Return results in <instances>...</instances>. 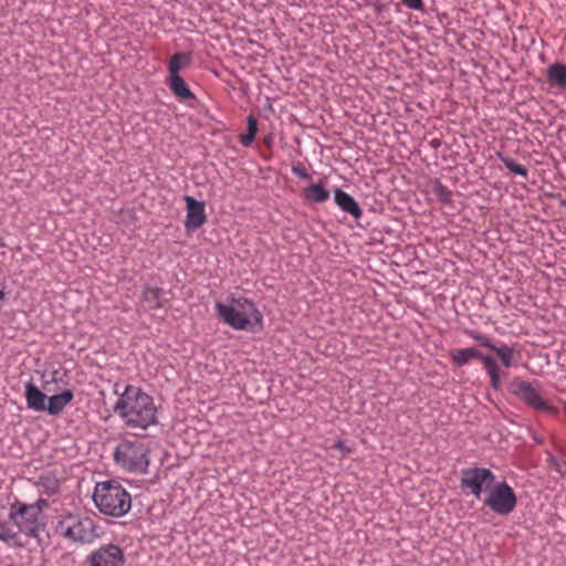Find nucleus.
<instances>
[{"mask_svg": "<svg viewBox=\"0 0 566 566\" xmlns=\"http://www.w3.org/2000/svg\"><path fill=\"white\" fill-rule=\"evenodd\" d=\"M115 394L118 398L114 405L115 413L129 429L146 430L157 423V408L150 395L134 385H125L119 391V385H115Z\"/></svg>", "mask_w": 566, "mask_h": 566, "instance_id": "obj_1", "label": "nucleus"}, {"mask_svg": "<svg viewBox=\"0 0 566 566\" xmlns=\"http://www.w3.org/2000/svg\"><path fill=\"white\" fill-rule=\"evenodd\" d=\"M93 502L97 510L106 516L123 517L132 507V496L116 480L97 482L93 492Z\"/></svg>", "mask_w": 566, "mask_h": 566, "instance_id": "obj_2", "label": "nucleus"}, {"mask_svg": "<svg viewBox=\"0 0 566 566\" xmlns=\"http://www.w3.org/2000/svg\"><path fill=\"white\" fill-rule=\"evenodd\" d=\"M216 310L223 323L237 331H254L262 326L263 317L255 304L245 298H232L229 303H217Z\"/></svg>", "mask_w": 566, "mask_h": 566, "instance_id": "obj_3", "label": "nucleus"}, {"mask_svg": "<svg viewBox=\"0 0 566 566\" xmlns=\"http://www.w3.org/2000/svg\"><path fill=\"white\" fill-rule=\"evenodd\" d=\"M55 530L64 538L82 544L92 543L97 537L95 522L80 514H61Z\"/></svg>", "mask_w": 566, "mask_h": 566, "instance_id": "obj_4", "label": "nucleus"}, {"mask_svg": "<svg viewBox=\"0 0 566 566\" xmlns=\"http://www.w3.org/2000/svg\"><path fill=\"white\" fill-rule=\"evenodd\" d=\"M116 463L127 472L145 473L149 465V450L138 441H122L115 449Z\"/></svg>", "mask_w": 566, "mask_h": 566, "instance_id": "obj_5", "label": "nucleus"}, {"mask_svg": "<svg viewBox=\"0 0 566 566\" xmlns=\"http://www.w3.org/2000/svg\"><path fill=\"white\" fill-rule=\"evenodd\" d=\"M494 480L495 475L486 468L469 467L461 470L462 490L476 499H480L481 494L490 489Z\"/></svg>", "mask_w": 566, "mask_h": 566, "instance_id": "obj_6", "label": "nucleus"}, {"mask_svg": "<svg viewBox=\"0 0 566 566\" xmlns=\"http://www.w3.org/2000/svg\"><path fill=\"white\" fill-rule=\"evenodd\" d=\"M484 504L500 515H507L516 506V495L507 483L501 482L489 491Z\"/></svg>", "mask_w": 566, "mask_h": 566, "instance_id": "obj_7", "label": "nucleus"}, {"mask_svg": "<svg viewBox=\"0 0 566 566\" xmlns=\"http://www.w3.org/2000/svg\"><path fill=\"white\" fill-rule=\"evenodd\" d=\"M40 509L35 505L14 503L10 509V518L20 530L28 535H34L38 528Z\"/></svg>", "mask_w": 566, "mask_h": 566, "instance_id": "obj_8", "label": "nucleus"}, {"mask_svg": "<svg viewBox=\"0 0 566 566\" xmlns=\"http://www.w3.org/2000/svg\"><path fill=\"white\" fill-rule=\"evenodd\" d=\"M125 562L123 548L113 543L101 545L87 556L88 566H124Z\"/></svg>", "mask_w": 566, "mask_h": 566, "instance_id": "obj_9", "label": "nucleus"}, {"mask_svg": "<svg viewBox=\"0 0 566 566\" xmlns=\"http://www.w3.org/2000/svg\"><path fill=\"white\" fill-rule=\"evenodd\" d=\"M510 392L524 401L527 406L537 411H547L551 409L548 403L542 398L538 390L525 380H513L509 388Z\"/></svg>", "mask_w": 566, "mask_h": 566, "instance_id": "obj_10", "label": "nucleus"}, {"mask_svg": "<svg viewBox=\"0 0 566 566\" xmlns=\"http://www.w3.org/2000/svg\"><path fill=\"white\" fill-rule=\"evenodd\" d=\"M185 200L187 203L185 227L187 230H196L206 222L205 205L189 196Z\"/></svg>", "mask_w": 566, "mask_h": 566, "instance_id": "obj_11", "label": "nucleus"}, {"mask_svg": "<svg viewBox=\"0 0 566 566\" xmlns=\"http://www.w3.org/2000/svg\"><path fill=\"white\" fill-rule=\"evenodd\" d=\"M25 400L29 409L42 412L46 411L48 396L38 386L29 381L25 384Z\"/></svg>", "mask_w": 566, "mask_h": 566, "instance_id": "obj_12", "label": "nucleus"}, {"mask_svg": "<svg viewBox=\"0 0 566 566\" xmlns=\"http://www.w3.org/2000/svg\"><path fill=\"white\" fill-rule=\"evenodd\" d=\"M336 205L344 211L349 213L352 217L358 219L361 217L363 211L357 201L347 192L336 189L334 193Z\"/></svg>", "mask_w": 566, "mask_h": 566, "instance_id": "obj_13", "label": "nucleus"}, {"mask_svg": "<svg viewBox=\"0 0 566 566\" xmlns=\"http://www.w3.org/2000/svg\"><path fill=\"white\" fill-rule=\"evenodd\" d=\"M480 361H482L483 367L490 377L492 388L499 390L502 385V376H506V374L501 373L497 363L490 355L483 354Z\"/></svg>", "mask_w": 566, "mask_h": 566, "instance_id": "obj_14", "label": "nucleus"}, {"mask_svg": "<svg viewBox=\"0 0 566 566\" xmlns=\"http://www.w3.org/2000/svg\"><path fill=\"white\" fill-rule=\"evenodd\" d=\"M73 392L69 389L61 394L49 397L46 412L52 416L61 413L63 409L73 400Z\"/></svg>", "mask_w": 566, "mask_h": 566, "instance_id": "obj_15", "label": "nucleus"}, {"mask_svg": "<svg viewBox=\"0 0 566 566\" xmlns=\"http://www.w3.org/2000/svg\"><path fill=\"white\" fill-rule=\"evenodd\" d=\"M167 83L174 95L180 101L186 102L196 99L195 94L190 91L187 83L180 76H169Z\"/></svg>", "mask_w": 566, "mask_h": 566, "instance_id": "obj_16", "label": "nucleus"}, {"mask_svg": "<svg viewBox=\"0 0 566 566\" xmlns=\"http://www.w3.org/2000/svg\"><path fill=\"white\" fill-rule=\"evenodd\" d=\"M304 198L307 201L322 203L328 200L329 191L325 187L324 181H319L317 184H312L304 189Z\"/></svg>", "mask_w": 566, "mask_h": 566, "instance_id": "obj_17", "label": "nucleus"}, {"mask_svg": "<svg viewBox=\"0 0 566 566\" xmlns=\"http://www.w3.org/2000/svg\"><path fill=\"white\" fill-rule=\"evenodd\" d=\"M450 356H451V360L457 366H464L473 358L481 360L483 353H481L479 349H476L474 347H469V348L454 349L451 352Z\"/></svg>", "mask_w": 566, "mask_h": 566, "instance_id": "obj_18", "label": "nucleus"}, {"mask_svg": "<svg viewBox=\"0 0 566 566\" xmlns=\"http://www.w3.org/2000/svg\"><path fill=\"white\" fill-rule=\"evenodd\" d=\"M164 292L159 287L146 286L143 292V302L149 310H158L164 306Z\"/></svg>", "mask_w": 566, "mask_h": 566, "instance_id": "obj_19", "label": "nucleus"}, {"mask_svg": "<svg viewBox=\"0 0 566 566\" xmlns=\"http://www.w3.org/2000/svg\"><path fill=\"white\" fill-rule=\"evenodd\" d=\"M547 80L549 84L557 85L559 87L566 86V65L555 63L549 65L547 70Z\"/></svg>", "mask_w": 566, "mask_h": 566, "instance_id": "obj_20", "label": "nucleus"}, {"mask_svg": "<svg viewBox=\"0 0 566 566\" xmlns=\"http://www.w3.org/2000/svg\"><path fill=\"white\" fill-rule=\"evenodd\" d=\"M191 63V56L187 53L174 54L168 63L169 76H180L179 72L182 67L188 66Z\"/></svg>", "mask_w": 566, "mask_h": 566, "instance_id": "obj_21", "label": "nucleus"}, {"mask_svg": "<svg viewBox=\"0 0 566 566\" xmlns=\"http://www.w3.org/2000/svg\"><path fill=\"white\" fill-rule=\"evenodd\" d=\"M247 120H248L247 134H242L239 136L240 143L244 147H249L253 143L255 135L258 133V122H256L255 117L253 115H250V116H248Z\"/></svg>", "mask_w": 566, "mask_h": 566, "instance_id": "obj_22", "label": "nucleus"}, {"mask_svg": "<svg viewBox=\"0 0 566 566\" xmlns=\"http://www.w3.org/2000/svg\"><path fill=\"white\" fill-rule=\"evenodd\" d=\"M0 541L10 546L20 545L18 533L7 523H0Z\"/></svg>", "mask_w": 566, "mask_h": 566, "instance_id": "obj_23", "label": "nucleus"}, {"mask_svg": "<svg viewBox=\"0 0 566 566\" xmlns=\"http://www.w3.org/2000/svg\"><path fill=\"white\" fill-rule=\"evenodd\" d=\"M494 353L500 358L504 367L510 368L513 366L514 348L507 345H502L497 348H494Z\"/></svg>", "mask_w": 566, "mask_h": 566, "instance_id": "obj_24", "label": "nucleus"}, {"mask_svg": "<svg viewBox=\"0 0 566 566\" xmlns=\"http://www.w3.org/2000/svg\"><path fill=\"white\" fill-rule=\"evenodd\" d=\"M38 484L42 491L49 495L55 493L59 489L57 479L51 475H41Z\"/></svg>", "mask_w": 566, "mask_h": 566, "instance_id": "obj_25", "label": "nucleus"}, {"mask_svg": "<svg viewBox=\"0 0 566 566\" xmlns=\"http://www.w3.org/2000/svg\"><path fill=\"white\" fill-rule=\"evenodd\" d=\"M500 159L501 161L504 164V166L513 174L515 175H520L524 178H527V169L526 167L517 164L516 161H514L512 158L510 157H505V156H502L500 155Z\"/></svg>", "mask_w": 566, "mask_h": 566, "instance_id": "obj_26", "label": "nucleus"}, {"mask_svg": "<svg viewBox=\"0 0 566 566\" xmlns=\"http://www.w3.org/2000/svg\"><path fill=\"white\" fill-rule=\"evenodd\" d=\"M470 336L478 342L481 346L486 347L494 352V348H497V346L493 345L491 339L480 333L472 332L470 333Z\"/></svg>", "mask_w": 566, "mask_h": 566, "instance_id": "obj_27", "label": "nucleus"}, {"mask_svg": "<svg viewBox=\"0 0 566 566\" xmlns=\"http://www.w3.org/2000/svg\"><path fill=\"white\" fill-rule=\"evenodd\" d=\"M332 448L340 451L343 455L350 454L354 451L353 448L348 447L343 440L336 441Z\"/></svg>", "mask_w": 566, "mask_h": 566, "instance_id": "obj_28", "label": "nucleus"}, {"mask_svg": "<svg viewBox=\"0 0 566 566\" xmlns=\"http://www.w3.org/2000/svg\"><path fill=\"white\" fill-rule=\"evenodd\" d=\"M292 171L298 176L300 178L302 179H308L310 178V174L307 171V169L302 165V164H297V165H294L292 167Z\"/></svg>", "mask_w": 566, "mask_h": 566, "instance_id": "obj_29", "label": "nucleus"}, {"mask_svg": "<svg viewBox=\"0 0 566 566\" xmlns=\"http://www.w3.org/2000/svg\"><path fill=\"white\" fill-rule=\"evenodd\" d=\"M401 2L413 10H422L423 9V1L422 0H401Z\"/></svg>", "mask_w": 566, "mask_h": 566, "instance_id": "obj_30", "label": "nucleus"}, {"mask_svg": "<svg viewBox=\"0 0 566 566\" xmlns=\"http://www.w3.org/2000/svg\"><path fill=\"white\" fill-rule=\"evenodd\" d=\"M439 190H440V192H441V196L446 193V197H442V198H443V200H448L449 192L446 190V188H444V187H442V186H440V187H439Z\"/></svg>", "mask_w": 566, "mask_h": 566, "instance_id": "obj_31", "label": "nucleus"}, {"mask_svg": "<svg viewBox=\"0 0 566 566\" xmlns=\"http://www.w3.org/2000/svg\"><path fill=\"white\" fill-rule=\"evenodd\" d=\"M3 297H4V292H3V290H0V301H2Z\"/></svg>", "mask_w": 566, "mask_h": 566, "instance_id": "obj_32", "label": "nucleus"}]
</instances>
